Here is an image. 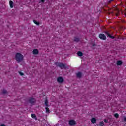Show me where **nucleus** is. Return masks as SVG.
<instances>
[{"label":"nucleus","mask_w":126,"mask_h":126,"mask_svg":"<svg viewBox=\"0 0 126 126\" xmlns=\"http://www.w3.org/2000/svg\"><path fill=\"white\" fill-rule=\"evenodd\" d=\"M20 75H21L22 76L24 75V73H23L22 72H19Z\"/></svg>","instance_id":"nucleus-22"},{"label":"nucleus","mask_w":126,"mask_h":126,"mask_svg":"<svg viewBox=\"0 0 126 126\" xmlns=\"http://www.w3.org/2000/svg\"><path fill=\"white\" fill-rule=\"evenodd\" d=\"M33 22L35 23V24H36V25H39V24H40V23L38 22H37L36 20H34Z\"/></svg>","instance_id":"nucleus-17"},{"label":"nucleus","mask_w":126,"mask_h":126,"mask_svg":"<svg viewBox=\"0 0 126 126\" xmlns=\"http://www.w3.org/2000/svg\"><path fill=\"white\" fill-rule=\"evenodd\" d=\"M112 1H114V0H109V3H111V2H112Z\"/></svg>","instance_id":"nucleus-23"},{"label":"nucleus","mask_w":126,"mask_h":126,"mask_svg":"<svg viewBox=\"0 0 126 126\" xmlns=\"http://www.w3.org/2000/svg\"><path fill=\"white\" fill-rule=\"evenodd\" d=\"M91 122L92 123V124H96L97 120L95 118H93L91 119Z\"/></svg>","instance_id":"nucleus-8"},{"label":"nucleus","mask_w":126,"mask_h":126,"mask_svg":"<svg viewBox=\"0 0 126 126\" xmlns=\"http://www.w3.org/2000/svg\"><path fill=\"white\" fill-rule=\"evenodd\" d=\"M69 124L70 125V126H74V125L75 124V121H74V120H70L69 122Z\"/></svg>","instance_id":"nucleus-7"},{"label":"nucleus","mask_w":126,"mask_h":126,"mask_svg":"<svg viewBox=\"0 0 126 126\" xmlns=\"http://www.w3.org/2000/svg\"><path fill=\"white\" fill-rule=\"evenodd\" d=\"M124 121L125 122H126V117H124Z\"/></svg>","instance_id":"nucleus-26"},{"label":"nucleus","mask_w":126,"mask_h":126,"mask_svg":"<svg viewBox=\"0 0 126 126\" xmlns=\"http://www.w3.org/2000/svg\"><path fill=\"white\" fill-rule=\"evenodd\" d=\"M15 59L18 63H20V62H22V61H23V55L21 53H17L15 55Z\"/></svg>","instance_id":"nucleus-1"},{"label":"nucleus","mask_w":126,"mask_h":126,"mask_svg":"<svg viewBox=\"0 0 126 126\" xmlns=\"http://www.w3.org/2000/svg\"><path fill=\"white\" fill-rule=\"evenodd\" d=\"M29 102L30 103V104H33L36 102V99H35L34 98H30L29 99Z\"/></svg>","instance_id":"nucleus-4"},{"label":"nucleus","mask_w":126,"mask_h":126,"mask_svg":"<svg viewBox=\"0 0 126 126\" xmlns=\"http://www.w3.org/2000/svg\"><path fill=\"white\" fill-rule=\"evenodd\" d=\"M99 125H100V126H104V122L102 121V122H100Z\"/></svg>","instance_id":"nucleus-21"},{"label":"nucleus","mask_w":126,"mask_h":126,"mask_svg":"<svg viewBox=\"0 0 126 126\" xmlns=\"http://www.w3.org/2000/svg\"><path fill=\"white\" fill-rule=\"evenodd\" d=\"M45 110H46V113H50V109H49V108L46 107Z\"/></svg>","instance_id":"nucleus-18"},{"label":"nucleus","mask_w":126,"mask_h":126,"mask_svg":"<svg viewBox=\"0 0 126 126\" xmlns=\"http://www.w3.org/2000/svg\"><path fill=\"white\" fill-rule=\"evenodd\" d=\"M122 63L123 62H122V61H118L117 62V65H122Z\"/></svg>","instance_id":"nucleus-13"},{"label":"nucleus","mask_w":126,"mask_h":126,"mask_svg":"<svg viewBox=\"0 0 126 126\" xmlns=\"http://www.w3.org/2000/svg\"><path fill=\"white\" fill-rule=\"evenodd\" d=\"M93 46L94 47V46H96L95 44H93Z\"/></svg>","instance_id":"nucleus-28"},{"label":"nucleus","mask_w":126,"mask_h":126,"mask_svg":"<svg viewBox=\"0 0 126 126\" xmlns=\"http://www.w3.org/2000/svg\"><path fill=\"white\" fill-rule=\"evenodd\" d=\"M57 81H58V82H59L60 83H62L63 82V78L62 77H59L57 78Z\"/></svg>","instance_id":"nucleus-5"},{"label":"nucleus","mask_w":126,"mask_h":126,"mask_svg":"<svg viewBox=\"0 0 126 126\" xmlns=\"http://www.w3.org/2000/svg\"><path fill=\"white\" fill-rule=\"evenodd\" d=\"M104 122H105V123H108V120L104 119Z\"/></svg>","instance_id":"nucleus-24"},{"label":"nucleus","mask_w":126,"mask_h":126,"mask_svg":"<svg viewBox=\"0 0 126 126\" xmlns=\"http://www.w3.org/2000/svg\"><path fill=\"white\" fill-rule=\"evenodd\" d=\"M45 104L46 107H49V104H48V99H47V98L45 99Z\"/></svg>","instance_id":"nucleus-16"},{"label":"nucleus","mask_w":126,"mask_h":126,"mask_svg":"<svg viewBox=\"0 0 126 126\" xmlns=\"http://www.w3.org/2000/svg\"><path fill=\"white\" fill-rule=\"evenodd\" d=\"M0 126H5V125L4 124H1Z\"/></svg>","instance_id":"nucleus-27"},{"label":"nucleus","mask_w":126,"mask_h":126,"mask_svg":"<svg viewBox=\"0 0 126 126\" xmlns=\"http://www.w3.org/2000/svg\"><path fill=\"white\" fill-rule=\"evenodd\" d=\"M32 117L33 119H35V121H38V118H37V116H36V114H32Z\"/></svg>","instance_id":"nucleus-11"},{"label":"nucleus","mask_w":126,"mask_h":126,"mask_svg":"<svg viewBox=\"0 0 126 126\" xmlns=\"http://www.w3.org/2000/svg\"><path fill=\"white\" fill-rule=\"evenodd\" d=\"M99 37L101 40H106V35L104 34H99Z\"/></svg>","instance_id":"nucleus-6"},{"label":"nucleus","mask_w":126,"mask_h":126,"mask_svg":"<svg viewBox=\"0 0 126 126\" xmlns=\"http://www.w3.org/2000/svg\"><path fill=\"white\" fill-rule=\"evenodd\" d=\"M42 2H45V0H41Z\"/></svg>","instance_id":"nucleus-25"},{"label":"nucleus","mask_w":126,"mask_h":126,"mask_svg":"<svg viewBox=\"0 0 126 126\" xmlns=\"http://www.w3.org/2000/svg\"><path fill=\"white\" fill-rule=\"evenodd\" d=\"M105 34L106 35L107 37H109V38H110V39H115V37L111 35V34H110V32L106 31L105 32Z\"/></svg>","instance_id":"nucleus-3"},{"label":"nucleus","mask_w":126,"mask_h":126,"mask_svg":"<svg viewBox=\"0 0 126 126\" xmlns=\"http://www.w3.org/2000/svg\"><path fill=\"white\" fill-rule=\"evenodd\" d=\"M2 92L4 94H6V93H7V91H6V90L3 89Z\"/></svg>","instance_id":"nucleus-20"},{"label":"nucleus","mask_w":126,"mask_h":126,"mask_svg":"<svg viewBox=\"0 0 126 126\" xmlns=\"http://www.w3.org/2000/svg\"><path fill=\"white\" fill-rule=\"evenodd\" d=\"M9 4L11 8H13V2L11 0L9 1Z\"/></svg>","instance_id":"nucleus-12"},{"label":"nucleus","mask_w":126,"mask_h":126,"mask_svg":"<svg viewBox=\"0 0 126 126\" xmlns=\"http://www.w3.org/2000/svg\"><path fill=\"white\" fill-rule=\"evenodd\" d=\"M78 56H79V57H82V56L83 55V54L82 53V52H80V51H78L77 53Z\"/></svg>","instance_id":"nucleus-14"},{"label":"nucleus","mask_w":126,"mask_h":126,"mask_svg":"<svg viewBox=\"0 0 126 126\" xmlns=\"http://www.w3.org/2000/svg\"><path fill=\"white\" fill-rule=\"evenodd\" d=\"M56 65H57V66H59V67H60V68H64L65 65L63 64V63H59V62H56L55 63Z\"/></svg>","instance_id":"nucleus-2"},{"label":"nucleus","mask_w":126,"mask_h":126,"mask_svg":"<svg viewBox=\"0 0 126 126\" xmlns=\"http://www.w3.org/2000/svg\"><path fill=\"white\" fill-rule=\"evenodd\" d=\"M74 42H79V38H76V37H74Z\"/></svg>","instance_id":"nucleus-15"},{"label":"nucleus","mask_w":126,"mask_h":126,"mask_svg":"<svg viewBox=\"0 0 126 126\" xmlns=\"http://www.w3.org/2000/svg\"><path fill=\"white\" fill-rule=\"evenodd\" d=\"M114 117H115V118H119V114L118 113H115L114 114Z\"/></svg>","instance_id":"nucleus-19"},{"label":"nucleus","mask_w":126,"mask_h":126,"mask_svg":"<svg viewBox=\"0 0 126 126\" xmlns=\"http://www.w3.org/2000/svg\"><path fill=\"white\" fill-rule=\"evenodd\" d=\"M33 54L34 55H38V54H39V51L38 50V49H35L34 50H33Z\"/></svg>","instance_id":"nucleus-9"},{"label":"nucleus","mask_w":126,"mask_h":126,"mask_svg":"<svg viewBox=\"0 0 126 126\" xmlns=\"http://www.w3.org/2000/svg\"><path fill=\"white\" fill-rule=\"evenodd\" d=\"M76 76L78 77V78H80L82 75V74L80 72H78L76 74Z\"/></svg>","instance_id":"nucleus-10"},{"label":"nucleus","mask_w":126,"mask_h":126,"mask_svg":"<svg viewBox=\"0 0 126 126\" xmlns=\"http://www.w3.org/2000/svg\"><path fill=\"white\" fill-rule=\"evenodd\" d=\"M117 16H119V14H116Z\"/></svg>","instance_id":"nucleus-29"}]
</instances>
